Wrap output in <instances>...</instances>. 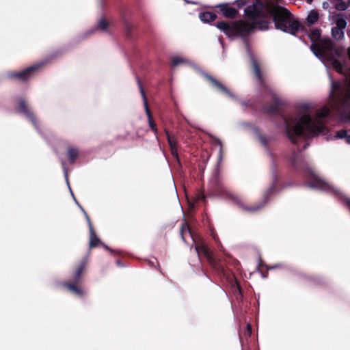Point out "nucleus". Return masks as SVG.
<instances>
[{
  "label": "nucleus",
  "instance_id": "f257e3e1",
  "mask_svg": "<svg viewBox=\"0 0 350 350\" xmlns=\"http://www.w3.org/2000/svg\"><path fill=\"white\" fill-rule=\"evenodd\" d=\"M275 126L296 147L286 157L289 172L295 176L305 178L306 185L308 187L330 193L344 201L350 211V198L339 189L318 176L301 153L310 146L311 139L322 134L323 126L317 123L308 113H301L290 116L288 119L280 114L275 121Z\"/></svg>",
  "mask_w": 350,
  "mask_h": 350
},
{
  "label": "nucleus",
  "instance_id": "f03ea898",
  "mask_svg": "<svg viewBox=\"0 0 350 350\" xmlns=\"http://www.w3.org/2000/svg\"><path fill=\"white\" fill-rule=\"evenodd\" d=\"M245 13L251 22L241 21L230 25L219 22L217 24V27L228 37L244 36L254 29H268L271 16L275 28L284 32L295 35L304 28L299 21L286 8L278 5L264 7L259 0L248 6Z\"/></svg>",
  "mask_w": 350,
  "mask_h": 350
},
{
  "label": "nucleus",
  "instance_id": "7ed1b4c3",
  "mask_svg": "<svg viewBox=\"0 0 350 350\" xmlns=\"http://www.w3.org/2000/svg\"><path fill=\"white\" fill-rule=\"evenodd\" d=\"M240 125L243 127L248 128L253 133L255 137L264 146L267 154L271 157V184L264 193L262 200L253 206H244L241 199L237 196L231 193L224 187L219 186L218 187V194L225 198L226 199L232 201L233 203L247 211L256 212L264 207L267 203H268L271 199V196L277 195L284 189L293 186L294 183L293 182L291 181H284V176L278 171L277 164L273 158V154L269 148V142L271 140V137L268 135H262L260 133L259 128L250 122H240Z\"/></svg>",
  "mask_w": 350,
  "mask_h": 350
},
{
  "label": "nucleus",
  "instance_id": "20e7f679",
  "mask_svg": "<svg viewBox=\"0 0 350 350\" xmlns=\"http://www.w3.org/2000/svg\"><path fill=\"white\" fill-rule=\"evenodd\" d=\"M198 265L201 264L204 258L212 267L215 273L220 277L225 278L230 286V289L236 300L239 304H243L244 295L239 280L234 273L227 270L218 260L214 251L206 243H201L195 247Z\"/></svg>",
  "mask_w": 350,
  "mask_h": 350
},
{
  "label": "nucleus",
  "instance_id": "39448f33",
  "mask_svg": "<svg viewBox=\"0 0 350 350\" xmlns=\"http://www.w3.org/2000/svg\"><path fill=\"white\" fill-rule=\"evenodd\" d=\"M185 64H189L201 76H202L208 82L211 88L219 89L221 91H223L232 96L230 92L227 90V87L225 85H224L221 82L219 81L211 75L202 69L198 65H197L194 62H192L189 59L183 57L178 55H172L170 57L169 65L171 75H172L174 70L177 66Z\"/></svg>",
  "mask_w": 350,
  "mask_h": 350
},
{
  "label": "nucleus",
  "instance_id": "423d86ee",
  "mask_svg": "<svg viewBox=\"0 0 350 350\" xmlns=\"http://www.w3.org/2000/svg\"><path fill=\"white\" fill-rule=\"evenodd\" d=\"M310 51L321 61L328 70V66L325 62L324 55L328 57L333 66H339L342 58L345 45H308Z\"/></svg>",
  "mask_w": 350,
  "mask_h": 350
},
{
  "label": "nucleus",
  "instance_id": "0eeeda50",
  "mask_svg": "<svg viewBox=\"0 0 350 350\" xmlns=\"http://www.w3.org/2000/svg\"><path fill=\"white\" fill-rule=\"evenodd\" d=\"M14 112L26 121L30 122L40 136L44 137V133L39 126L36 115L26 99L23 96H15L14 98Z\"/></svg>",
  "mask_w": 350,
  "mask_h": 350
},
{
  "label": "nucleus",
  "instance_id": "6e6552de",
  "mask_svg": "<svg viewBox=\"0 0 350 350\" xmlns=\"http://www.w3.org/2000/svg\"><path fill=\"white\" fill-rule=\"evenodd\" d=\"M39 66L36 62L21 70H10L5 72V76L8 79H16L21 82L27 81L31 77L40 71Z\"/></svg>",
  "mask_w": 350,
  "mask_h": 350
},
{
  "label": "nucleus",
  "instance_id": "1a4fd4ad",
  "mask_svg": "<svg viewBox=\"0 0 350 350\" xmlns=\"http://www.w3.org/2000/svg\"><path fill=\"white\" fill-rule=\"evenodd\" d=\"M70 50L71 45H63L61 47L47 54L41 60L36 62V64L39 66L40 70H41L44 66L62 57Z\"/></svg>",
  "mask_w": 350,
  "mask_h": 350
},
{
  "label": "nucleus",
  "instance_id": "9d476101",
  "mask_svg": "<svg viewBox=\"0 0 350 350\" xmlns=\"http://www.w3.org/2000/svg\"><path fill=\"white\" fill-rule=\"evenodd\" d=\"M135 79H136V82H137V86L139 88V90L140 94H141V96L142 97V99H143L144 109L146 110V113L147 114L148 119L149 126L151 129V130L154 132V133L155 135H157V132H158L157 126L156 122L151 118V115H150V113L149 111L148 107L146 93H145V91L144 90L142 83L141 80H140V79H139V77L138 76H136Z\"/></svg>",
  "mask_w": 350,
  "mask_h": 350
},
{
  "label": "nucleus",
  "instance_id": "9b49d317",
  "mask_svg": "<svg viewBox=\"0 0 350 350\" xmlns=\"http://www.w3.org/2000/svg\"><path fill=\"white\" fill-rule=\"evenodd\" d=\"M252 45H245V52L250 59V63L252 66L253 72L256 77V79L259 81H262L263 80L262 71L260 66L258 62L256 55L254 53V50L252 49Z\"/></svg>",
  "mask_w": 350,
  "mask_h": 350
},
{
  "label": "nucleus",
  "instance_id": "f8f14e48",
  "mask_svg": "<svg viewBox=\"0 0 350 350\" xmlns=\"http://www.w3.org/2000/svg\"><path fill=\"white\" fill-rule=\"evenodd\" d=\"M271 105L263 106L262 112L267 116H275L278 113V108L284 106L283 101L275 94L272 95Z\"/></svg>",
  "mask_w": 350,
  "mask_h": 350
},
{
  "label": "nucleus",
  "instance_id": "ddd939ff",
  "mask_svg": "<svg viewBox=\"0 0 350 350\" xmlns=\"http://www.w3.org/2000/svg\"><path fill=\"white\" fill-rule=\"evenodd\" d=\"M213 91H215V92L218 93V94H223V95H226L227 96H228L229 98H230L232 100H235V101H238L240 103V104L241 105V106L244 108V111L245 110L246 108H250L252 109H255V105L253 104V103H250L249 100H241L239 98L238 96H237L236 94H234L233 92H232L228 88H227V90L230 92V93L232 94V96H230V94H228L223 91H221L219 89H215V88H211Z\"/></svg>",
  "mask_w": 350,
  "mask_h": 350
},
{
  "label": "nucleus",
  "instance_id": "4468645a",
  "mask_svg": "<svg viewBox=\"0 0 350 350\" xmlns=\"http://www.w3.org/2000/svg\"><path fill=\"white\" fill-rule=\"evenodd\" d=\"M124 55L129 61L138 62L143 57V53L138 48V45H131L129 51L122 49Z\"/></svg>",
  "mask_w": 350,
  "mask_h": 350
},
{
  "label": "nucleus",
  "instance_id": "2eb2a0df",
  "mask_svg": "<svg viewBox=\"0 0 350 350\" xmlns=\"http://www.w3.org/2000/svg\"><path fill=\"white\" fill-rule=\"evenodd\" d=\"M308 36L312 44H327L326 40L322 36L321 30L319 28H312L308 31Z\"/></svg>",
  "mask_w": 350,
  "mask_h": 350
},
{
  "label": "nucleus",
  "instance_id": "dca6fc26",
  "mask_svg": "<svg viewBox=\"0 0 350 350\" xmlns=\"http://www.w3.org/2000/svg\"><path fill=\"white\" fill-rule=\"evenodd\" d=\"M211 143L213 146H219V154L217 157V161L216 164V170L217 173L219 172L220 164L223 159V144L222 142L219 138L213 135H210Z\"/></svg>",
  "mask_w": 350,
  "mask_h": 350
},
{
  "label": "nucleus",
  "instance_id": "f3484780",
  "mask_svg": "<svg viewBox=\"0 0 350 350\" xmlns=\"http://www.w3.org/2000/svg\"><path fill=\"white\" fill-rule=\"evenodd\" d=\"M167 142L170 146V152L179 167L182 166L181 161L178 152V145L176 140L171 136H167Z\"/></svg>",
  "mask_w": 350,
  "mask_h": 350
},
{
  "label": "nucleus",
  "instance_id": "a211bd4d",
  "mask_svg": "<svg viewBox=\"0 0 350 350\" xmlns=\"http://www.w3.org/2000/svg\"><path fill=\"white\" fill-rule=\"evenodd\" d=\"M88 256H85L80 264L78 265L75 272L72 275V283H79L83 275V272L87 263Z\"/></svg>",
  "mask_w": 350,
  "mask_h": 350
},
{
  "label": "nucleus",
  "instance_id": "6ab92c4d",
  "mask_svg": "<svg viewBox=\"0 0 350 350\" xmlns=\"http://www.w3.org/2000/svg\"><path fill=\"white\" fill-rule=\"evenodd\" d=\"M66 156L70 164H75L79 158V150L78 148L74 146L67 147Z\"/></svg>",
  "mask_w": 350,
  "mask_h": 350
},
{
  "label": "nucleus",
  "instance_id": "aec40b11",
  "mask_svg": "<svg viewBox=\"0 0 350 350\" xmlns=\"http://www.w3.org/2000/svg\"><path fill=\"white\" fill-rule=\"evenodd\" d=\"M300 278L305 279L313 285H323L326 284L325 279L319 275H309L305 273L300 274Z\"/></svg>",
  "mask_w": 350,
  "mask_h": 350
},
{
  "label": "nucleus",
  "instance_id": "412c9836",
  "mask_svg": "<svg viewBox=\"0 0 350 350\" xmlns=\"http://www.w3.org/2000/svg\"><path fill=\"white\" fill-rule=\"evenodd\" d=\"M79 283H72L70 282H63L62 284L69 291L76 295L82 297L84 295V291L78 286Z\"/></svg>",
  "mask_w": 350,
  "mask_h": 350
},
{
  "label": "nucleus",
  "instance_id": "4be33fe9",
  "mask_svg": "<svg viewBox=\"0 0 350 350\" xmlns=\"http://www.w3.org/2000/svg\"><path fill=\"white\" fill-rule=\"evenodd\" d=\"M111 25V20L108 19L107 17L103 16L98 18L95 27L97 30L107 31Z\"/></svg>",
  "mask_w": 350,
  "mask_h": 350
},
{
  "label": "nucleus",
  "instance_id": "5701e85b",
  "mask_svg": "<svg viewBox=\"0 0 350 350\" xmlns=\"http://www.w3.org/2000/svg\"><path fill=\"white\" fill-rule=\"evenodd\" d=\"M62 170H63V172H64V178H65V180H66V185L68 186V188L69 189V191L70 193V195L75 202V203L77 205L79 204V202H78V200H77V198H75V195H74V193L70 187V183H69V179H68V167H67V164H66V161L64 160H62Z\"/></svg>",
  "mask_w": 350,
  "mask_h": 350
},
{
  "label": "nucleus",
  "instance_id": "b1692460",
  "mask_svg": "<svg viewBox=\"0 0 350 350\" xmlns=\"http://www.w3.org/2000/svg\"><path fill=\"white\" fill-rule=\"evenodd\" d=\"M217 7L219 8L223 15L227 18H234L237 14V11L232 7H229L227 4H220Z\"/></svg>",
  "mask_w": 350,
  "mask_h": 350
},
{
  "label": "nucleus",
  "instance_id": "393cba45",
  "mask_svg": "<svg viewBox=\"0 0 350 350\" xmlns=\"http://www.w3.org/2000/svg\"><path fill=\"white\" fill-rule=\"evenodd\" d=\"M319 18V14L315 10H310L307 15L306 23L307 25H312L317 23Z\"/></svg>",
  "mask_w": 350,
  "mask_h": 350
},
{
  "label": "nucleus",
  "instance_id": "a878e982",
  "mask_svg": "<svg viewBox=\"0 0 350 350\" xmlns=\"http://www.w3.org/2000/svg\"><path fill=\"white\" fill-rule=\"evenodd\" d=\"M334 8L338 11H345L350 8V0H332Z\"/></svg>",
  "mask_w": 350,
  "mask_h": 350
},
{
  "label": "nucleus",
  "instance_id": "bb28decb",
  "mask_svg": "<svg viewBox=\"0 0 350 350\" xmlns=\"http://www.w3.org/2000/svg\"><path fill=\"white\" fill-rule=\"evenodd\" d=\"M101 243H102V241L96 235L95 230H94V232L92 234V232H90L89 247L90 248L96 247L98 246Z\"/></svg>",
  "mask_w": 350,
  "mask_h": 350
},
{
  "label": "nucleus",
  "instance_id": "cd10ccee",
  "mask_svg": "<svg viewBox=\"0 0 350 350\" xmlns=\"http://www.w3.org/2000/svg\"><path fill=\"white\" fill-rule=\"evenodd\" d=\"M199 18L204 23H209L216 19V14L213 12H206L201 13Z\"/></svg>",
  "mask_w": 350,
  "mask_h": 350
},
{
  "label": "nucleus",
  "instance_id": "c85d7f7f",
  "mask_svg": "<svg viewBox=\"0 0 350 350\" xmlns=\"http://www.w3.org/2000/svg\"><path fill=\"white\" fill-rule=\"evenodd\" d=\"M265 266L269 269V270H272V269H285V270H288V271H293V269L288 264H286V263H276L272 266H270V267H267V265H265Z\"/></svg>",
  "mask_w": 350,
  "mask_h": 350
},
{
  "label": "nucleus",
  "instance_id": "c756f323",
  "mask_svg": "<svg viewBox=\"0 0 350 350\" xmlns=\"http://www.w3.org/2000/svg\"><path fill=\"white\" fill-rule=\"evenodd\" d=\"M343 29H340L338 27H333L332 29V37L336 40H340L344 37V32L342 31Z\"/></svg>",
  "mask_w": 350,
  "mask_h": 350
},
{
  "label": "nucleus",
  "instance_id": "7c9ffc66",
  "mask_svg": "<svg viewBox=\"0 0 350 350\" xmlns=\"http://www.w3.org/2000/svg\"><path fill=\"white\" fill-rule=\"evenodd\" d=\"M335 22L336 24V27L344 29L347 26V21L342 16H337Z\"/></svg>",
  "mask_w": 350,
  "mask_h": 350
},
{
  "label": "nucleus",
  "instance_id": "2f4dec72",
  "mask_svg": "<svg viewBox=\"0 0 350 350\" xmlns=\"http://www.w3.org/2000/svg\"><path fill=\"white\" fill-rule=\"evenodd\" d=\"M106 251H108L111 255L115 256V255H120L122 254V251L119 250H114L111 247H110L109 245H107L106 243L102 241V243L100 244Z\"/></svg>",
  "mask_w": 350,
  "mask_h": 350
},
{
  "label": "nucleus",
  "instance_id": "473e14b6",
  "mask_svg": "<svg viewBox=\"0 0 350 350\" xmlns=\"http://www.w3.org/2000/svg\"><path fill=\"white\" fill-rule=\"evenodd\" d=\"M341 83L338 81H334L332 78H331V90L329 91V96H332L334 94V90H337L340 88Z\"/></svg>",
  "mask_w": 350,
  "mask_h": 350
},
{
  "label": "nucleus",
  "instance_id": "72a5a7b5",
  "mask_svg": "<svg viewBox=\"0 0 350 350\" xmlns=\"http://www.w3.org/2000/svg\"><path fill=\"white\" fill-rule=\"evenodd\" d=\"M347 134H348V131L347 130L340 129L337 132L336 135L334 136V139H345Z\"/></svg>",
  "mask_w": 350,
  "mask_h": 350
},
{
  "label": "nucleus",
  "instance_id": "f704fd0d",
  "mask_svg": "<svg viewBox=\"0 0 350 350\" xmlns=\"http://www.w3.org/2000/svg\"><path fill=\"white\" fill-rule=\"evenodd\" d=\"M172 102L173 104L172 108L170 109L172 111V113H173L174 115L177 116L178 113L180 112L178 103L176 101L174 100V99L172 97Z\"/></svg>",
  "mask_w": 350,
  "mask_h": 350
},
{
  "label": "nucleus",
  "instance_id": "c9c22d12",
  "mask_svg": "<svg viewBox=\"0 0 350 350\" xmlns=\"http://www.w3.org/2000/svg\"><path fill=\"white\" fill-rule=\"evenodd\" d=\"M252 334V325L250 323H247L245 330H244V334L247 337H250Z\"/></svg>",
  "mask_w": 350,
  "mask_h": 350
},
{
  "label": "nucleus",
  "instance_id": "e433bc0d",
  "mask_svg": "<svg viewBox=\"0 0 350 350\" xmlns=\"http://www.w3.org/2000/svg\"><path fill=\"white\" fill-rule=\"evenodd\" d=\"M340 120L343 122L350 123V114L344 112L340 115Z\"/></svg>",
  "mask_w": 350,
  "mask_h": 350
},
{
  "label": "nucleus",
  "instance_id": "4c0bfd02",
  "mask_svg": "<svg viewBox=\"0 0 350 350\" xmlns=\"http://www.w3.org/2000/svg\"><path fill=\"white\" fill-rule=\"evenodd\" d=\"M298 108L300 109V110H303V111H308L310 109V105L308 103H300L299 105H298Z\"/></svg>",
  "mask_w": 350,
  "mask_h": 350
},
{
  "label": "nucleus",
  "instance_id": "58836bf2",
  "mask_svg": "<svg viewBox=\"0 0 350 350\" xmlns=\"http://www.w3.org/2000/svg\"><path fill=\"white\" fill-rule=\"evenodd\" d=\"M84 216H85V219L87 221V223H88V227H89L90 232H92V234L94 232V228L92 226L90 218L89 215H88V213H85V215Z\"/></svg>",
  "mask_w": 350,
  "mask_h": 350
},
{
  "label": "nucleus",
  "instance_id": "ea45409f",
  "mask_svg": "<svg viewBox=\"0 0 350 350\" xmlns=\"http://www.w3.org/2000/svg\"><path fill=\"white\" fill-rule=\"evenodd\" d=\"M116 265L119 267H126V265L122 262L120 259L116 260Z\"/></svg>",
  "mask_w": 350,
  "mask_h": 350
},
{
  "label": "nucleus",
  "instance_id": "a19ab883",
  "mask_svg": "<svg viewBox=\"0 0 350 350\" xmlns=\"http://www.w3.org/2000/svg\"><path fill=\"white\" fill-rule=\"evenodd\" d=\"M235 3L238 6L241 7V6H242V5H245L246 3V0H237L235 1Z\"/></svg>",
  "mask_w": 350,
  "mask_h": 350
},
{
  "label": "nucleus",
  "instance_id": "79ce46f5",
  "mask_svg": "<svg viewBox=\"0 0 350 350\" xmlns=\"http://www.w3.org/2000/svg\"><path fill=\"white\" fill-rule=\"evenodd\" d=\"M205 170V164H200L199 165V170L200 172L203 173Z\"/></svg>",
  "mask_w": 350,
  "mask_h": 350
},
{
  "label": "nucleus",
  "instance_id": "37998d69",
  "mask_svg": "<svg viewBox=\"0 0 350 350\" xmlns=\"http://www.w3.org/2000/svg\"><path fill=\"white\" fill-rule=\"evenodd\" d=\"M78 207L80 208V210L82 211V213H83V215H85V213H87V212L85 211V210L83 208V207L80 204H77Z\"/></svg>",
  "mask_w": 350,
  "mask_h": 350
},
{
  "label": "nucleus",
  "instance_id": "c03bdc74",
  "mask_svg": "<svg viewBox=\"0 0 350 350\" xmlns=\"http://www.w3.org/2000/svg\"><path fill=\"white\" fill-rule=\"evenodd\" d=\"M238 334H239V336L240 342H241V350H243V345H242V337L241 336V330L240 329L238 331Z\"/></svg>",
  "mask_w": 350,
  "mask_h": 350
},
{
  "label": "nucleus",
  "instance_id": "a18cd8bd",
  "mask_svg": "<svg viewBox=\"0 0 350 350\" xmlns=\"http://www.w3.org/2000/svg\"><path fill=\"white\" fill-rule=\"evenodd\" d=\"M346 142L350 144V135L347 134L345 138Z\"/></svg>",
  "mask_w": 350,
  "mask_h": 350
},
{
  "label": "nucleus",
  "instance_id": "49530a36",
  "mask_svg": "<svg viewBox=\"0 0 350 350\" xmlns=\"http://www.w3.org/2000/svg\"><path fill=\"white\" fill-rule=\"evenodd\" d=\"M227 46V45H224V44H222L221 45V48H222V50H223V56L225 57V51H226V47Z\"/></svg>",
  "mask_w": 350,
  "mask_h": 350
},
{
  "label": "nucleus",
  "instance_id": "de8ad7c7",
  "mask_svg": "<svg viewBox=\"0 0 350 350\" xmlns=\"http://www.w3.org/2000/svg\"><path fill=\"white\" fill-rule=\"evenodd\" d=\"M148 265H149L150 267H155V265H154V262H152V261H151V260H148Z\"/></svg>",
  "mask_w": 350,
  "mask_h": 350
},
{
  "label": "nucleus",
  "instance_id": "09e8293b",
  "mask_svg": "<svg viewBox=\"0 0 350 350\" xmlns=\"http://www.w3.org/2000/svg\"><path fill=\"white\" fill-rule=\"evenodd\" d=\"M180 235H181V237H182V239L183 240V241H185V239L183 235V228L181 229V231H180Z\"/></svg>",
  "mask_w": 350,
  "mask_h": 350
},
{
  "label": "nucleus",
  "instance_id": "8fccbe9b",
  "mask_svg": "<svg viewBox=\"0 0 350 350\" xmlns=\"http://www.w3.org/2000/svg\"><path fill=\"white\" fill-rule=\"evenodd\" d=\"M261 277L263 278H267V273L261 272Z\"/></svg>",
  "mask_w": 350,
  "mask_h": 350
},
{
  "label": "nucleus",
  "instance_id": "3c124183",
  "mask_svg": "<svg viewBox=\"0 0 350 350\" xmlns=\"http://www.w3.org/2000/svg\"><path fill=\"white\" fill-rule=\"evenodd\" d=\"M187 230L189 232V234H190V237L193 239L191 232L190 229L189 228V227H187Z\"/></svg>",
  "mask_w": 350,
  "mask_h": 350
},
{
  "label": "nucleus",
  "instance_id": "603ef678",
  "mask_svg": "<svg viewBox=\"0 0 350 350\" xmlns=\"http://www.w3.org/2000/svg\"><path fill=\"white\" fill-rule=\"evenodd\" d=\"M261 265V258L260 257L258 259V266L257 267V270H259V266Z\"/></svg>",
  "mask_w": 350,
  "mask_h": 350
},
{
  "label": "nucleus",
  "instance_id": "864d4df0",
  "mask_svg": "<svg viewBox=\"0 0 350 350\" xmlns=\"http://www.w3.org/2000/svg\"><path fill=\"white\" fill-rule=\"evenodd\" d=\"M202 274H203L204 275H205V276H206L208 278H209V277L207 275L206 273L204 270H202Z\"/></svg>",
  "mask_w": 350,
  "mask_h": 350
},
{
  "label": "nucleus",
  "instance_id": "5fc2aeb1",
  "mask_svg": "<svg viewBox=\"0 0 350 350\" xmlns=\"http://www.w3.org/2000/svg\"><path fill=\"white\" fill-rule=\"evenodd\" d=\"M157 267H158V269L159 270V271H160L161 273H162V272H161V268H160L159 265H157Z\"/></svg>",
  "mask_w": 350,
  "mask_h": 350
},
{
  "label": "nucleus",
  "instance_id": "6e6d98bb",
  "mask_svg": "<svg viewBox=\"0 0 350 350\" xmlns=\"http://www.w3.org/2000/svg\"><path fill=\"white\" fill-rule=\"evenodd\" d=\"M222 290L224 291V292L225 293V294L226 295V296H228L227 292H226V291H225V290H224L223 288H222Z\"/></svg>",
  "mask_w": 350,
  "mask_h": 350
},
{
  "label": "nucleus",
  "instance_id": "4d7b16f0",
  "mask_svg": "<svg viewBox=\"0 0 350 350\" xmlns=\"http://www.w3.org/2000/svg\"><path fill=\"white\" fill-rule=\"evenodd\" d=\"M230 303H231L232 308H233V303H232V301H230Z\"/></svg>",
  "mask_w": 350,
  "mask_h": 350
},
{
  "label": "nucleus",
  "instance_id": "13d9d810",
  "mask_svg": "<svg viewBox=\"0 0 350 350\" xmlns=\"http://www.w3.org/2000/svg\"><path fill=\"white\" fill-rule=\"evenodd\" d=\"M163 154H164V156L165 157V158L167 159L166 154L165 152H163Z\"/></svg>",
  "mask_w": 350,
  "mask_h": 350
},
{
  "label": "nucleus",
  "instance_id": "bf43d9fd",
  "mask_svg": "<svg viewBox=\"0 0 350 350\" xmlns=\"http://www.w3.org/2000/svg\"><path fill=\"white\" fill-rule=\"evenodd\" d=\"M327 74H329V72H327ZM329 78L331 79L332 77H331L330 75H329Z\"/></svg>",
  "mask_w": 350,
  "mask_h": 350
},
{
  "label": "nucleus",
  "instance_id": "052dcab7",
  "mask_svg": "<svg viewBox=\"0 0 350 350\" xmlns=\"http://www.w3.org/2000/svg\"><path fill=\"white\" fill-rule=\"evenodd\" d=\"M1 82V78L0 77V83Z\"/></svg>",
  "mask_w": 350,
  "mask_h": 350
}]
</instances>
